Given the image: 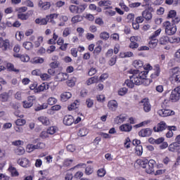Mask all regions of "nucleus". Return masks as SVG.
I'll return each mask as SVG.
<instances>
[{"label": "nucleus", "mask_w": 180, "mask_h": 180, "mask_svg": "<svg viewBox=\"0 0 180 180\" xmlns=\"http://www.w3.org/2000/svg\"><path fill=\"white\" fill-rule=\"evenodd\" d=\"M175 16H176V11L174 10L170 11L167 15V18H170L172 19H174Z\"/></svg>", "instance_id": "56"}, {"label": "nucleus", "mask_w": 180, "mask_h": 180, "mask_svg": "<svg viewBox=\"0 0 180 180\" xmlns=\"http://www.w3.org/2000/svg\"><path fill=\"white\" fill-rule=\"evenodd\" d=\"M16 126H24L26 124V120L25 119L19 118L15 121Z\"/></svg>", "instance_id": "39"}, {"label": "nucleus", "mask_w": 180, "mask_h": 180, "mask_svg": "<svg viewBox=\"0 0 180 180\" xmlns=\"http://www.w3.org/2000/svg\"><path fill=\"white\" fill-rule=\"evenodd\" d=\"M178 148H179V145H177V143L175 142L171 143L168 147L169 151H171L172 153H175Z\"/></svg>", "instance_id": "24"}, {"label": "nucleus", "mask_w": 180, "mask_h": 180, "mask_svg": "<svg viewBox=\"0 0 180 180\" xmlns=\"http://www.w3.org/2000/svg\"><path fill=\"white\" fill-rule=\"evenodd\" d=\"M46 89H49V85L46 86V84L43 83L38 86L37 92H42V91H44Z\"/></svg>", "instance_id": "38"}, {"label": "nucleus", "mask_w": 180, "mask_h": 180, "mask_svg": "<svg viewBox=\"0 0 180 180\" xmlns=\"http://www.w3.org/2000/svg\"><path fill=\"white\" fill-rule=\"evenodd\" d=\"M46 147V144L43 142H39L36 145L28 144L27 146V149L28 150V153H32L34 151V150H43Z\"/></svg>", "instance_id": "4"}, {"label": "nucleus", "mask_w": 180, "mask_h": 180, "mask_svg": "<svg viewBox=\"0 0 180 180\" xmlns=\"http://www.w3.org/2000/svg\"><path fill=\"white\" fill-rule=\"evenodd\" d=\"M78 134L81 136V137H84L88 134V129H86V128H82L79 130Z\"/></svg>", "instance_id": "34"}, {"label": "nucleus", "mask_w": 180, "mask_h": 180, "mask_svg": "<svg viewBox=\"0 0 180 180\" xmlns=\"http://www.w3.org/2000/svg\"><path fill=\"white\" fill-rule=\"evenodd\" d=\"M20 60L23 63H27V61H29V60H30V58L27 55H21Z\"/></svg>", "instance_id": "55"}, {"label": "nucleus", "mask_w": 180, "mask_h": 180, "mask_svg": "<svg viewBox=\"0 0 180 180\" xmlns=\"http://www.w3.org/2000/svg\"><path fill=\"white\" fill-rule=\"evenodd\" d=\"M81 16L75 15L72 18V23H78V22H81Z\"/></svg>", "instance_id": "58"}, {"label": "nucleus", "mask_w": 180, "mask_h": 180, "mask_svg": "<svg viewBox=\"0 0 180 180\" xmlns=\"http://www.w3.org/2000/svg\"><path fill=\"white\" fill-rule=\"evenodd\" d=\"M168 127L167 124L163 121L160 122L157 124L156 127H153V130L155 132L159 133L160 131H164Z\"/></svg>", "instance_id": "9"}, {"label": "nucleus", "mask_w": 180, "mask_h": 180, "mask_svg": "<svg viewBox=\"0 0 180 180\" xmlns=\"http://www.w3.org/2000/svg\"><path fill=\"white\" fill-rule=\"evenodd\" d=\"M135 150L137 155H141L143 154V146H136Z\"/></svg>", "instance_id": "47"}, {"label": "nucleus", "mask_w": 180, "mask_h": 180, "mask_svg": "<svg viewBox=\"0 0 180 180\" xmlns=\"http://www.w3.org/2000/svg\"><path fill=\"white\" fill-rule=\"evenodd\" d=\"M175 58L176 61L180 63V49L175 53Z\"/></svg>", "instance_id": "64"}, {"label": "nucleus", "mask_w": 180, "mask_h": 180, "mask_svg": "<svg viewBox=\"0 0 180 180\" xmlns=\"http://www.w3.org/2000/svg\"><path fill=\"white\" fill-rule=\"evenodd\" d=\"M100 6H107L105 9H110L111 7H109L110 5H112V3L109 0H101L98 2Z\"/></svg>", "instance_id": "20"}, {"label": "nucleus", "mask_w": 180, "mask_h": 180, "mask_svg": "<svg viewBox=\"0 0 180 180\" xmlns=\"http://www.w3.org/2000/svg\"><path fill=\"white\" fill-rule=\"evenodd\" d=\"M46 18L49 20V22H52L53 21V19H57V18H58V14H56V13H53V14H51L49 15H46Z\"/></svg>", "instance_id": "53"}, {"label": "nucleus", "mask_w": 180, "mask_h": 180, "mask_svg": "<svg viewBox=\"0 0 180 180\" xmlns=\"http://www.w3.org/2000/svg\"><path fill=\"white\" fill-rule=\"evenodd\" d=\"M37 120L42 123L44 126H49L50 124V120L46 116H41L37 118Z\"/></svg>", "instance_id": "17"}, {"label": "nucleus", "mask_w": 180, "mask_h": 180, "mask_svg": "<svg viewBox=\"0 0 180 180\" xmlns=\"http://www.w3.org/2000/svg\"><path fill=\"white\" fill-rule=\"evenodd\" d=\"M136 162L142 168H146L147 164L148 163V160H147V159H139V160H136Z\"/></svg>", "instance_id": "25"}, {"label": "nucleus", "mask_w": 180, "mask_h": 180, "mask_svg": "<svg viewBox=\"0 0 180 180\" xmlns=\"http://www.w3.org/2000/svg\"><path fill=\"white\" fill-rule=\"evenodd\" d=\"M118 105L117 101L115 100H111L108 103V108L110 110L115 112L116 109H117Z\"/></svg>", "instance_id": "14"}, {"label": "nucleus", "mask_w": 180, "mask_h": 180, "mask_svg": "<svg viewBox=\"0 0 180 180\" xmlns=\"http://www.w3.org/2000/svg\"><path fill=\"white\" fill-rule=\"evenodd\" d=\"M160 44H162V46H165V44H168L169 43V37L167 35H164L159 39Z\"/></svg>", "instance_id": "22"}, {"label": "nucleus", "mask_w": 180, "mask_h": 180, "mask_svg": "<svg viewBox=\"0 0 180 180\" xmlns=\"http://www.w3.org/2000/svg\"><path fill=\"white\" fill-rule=\"evenodd\" d=\"M18 163L20 165L21 167H29V164H30V162L27 158H23L22 159H19L18 160Z\"/></svg>", "instance_id": "18"}, {"label": "nucleus", "mask_w": 180, "mask_h": 180, "mask_svg": "<svg viewBox=\"0 0 180 180\" xmlns=\"http://www.w3.org/2000/svg\"><path fill=\"white\" fill-rule=\"evenodd\" d=\"M22 46L26 50H30L31 49H33V44L30 41L24 42Z\"/></svg>", "instance_id": "35"}, {"label": "nucleus", "mask_w": 180, "mask_h": 180, "mask_svg": "<svg viewBox=\"0 0 180 180\" xmlns=\"http://www.w3.org/2000/svg\"><path fill=\"white\" fill-rule=\"evenodd\" d=\"M139 74H142V75H144L143 79H142V82L141 84H143L146 86H148L153 82V81L150 79H146L147 78V74H148V72H139Z\"/></svg>", "instance_id": "13"}, {"label": "nucleus", "mask_w": 180, "mask_h": 180, "mask_svg": "<svg viewBox=\"0 0 180 180\" xmlns=\"http://www.w3.org/2000/svg\"><path fill=\"white\" fill-rule=\"evenodd\" d=\"M86 104L87 105L88 108H92V106H94V100L87 98L86 101Z\"/></svg>", "instance_id": "59"}, {"label": "nucleus", "mask_w": 180, "mask_h": 180, "mask_svg": "<svg viewBox=\"0 0 180 180\" xmlns=\"http://www.w3.org/2000/svg\"><path fill=\"white\" fill-rule=\"evenodd\" d=\"M71 96H72V94H71L70 92H64L60 95V101L62 102H67V101L70 99Z\"/></svg>", "instance_id": "19"}, {"label": "nucleus", "mask_w": 180, "mask_h": 180, "mask_svg": "<svg viewBox=\"0 0 180 180\" xmlns=\"http://www.w3.org/2000/svg\"><path fill=\"white\" fill-rule=\"evenodd\" d=\"M160 68H157L155 72L150 74V77L153 78V79L157 78V77L160 76Z\"/></svg>", "instance_id": "52"}, {"label": "nucleus", "mask_w": 180, "mask_h": 180, "mask_svg": "<svg viewBox=\"0 0 180 180\" xmlns=\"http://www.w3.org/2000/svg\"><path fill=\"white\" fill-rule=\"evenodd\" d=\"M142 16L146 20H151L153 19V13H151V9L147 8L142 12Z\"/></svg>", "instance_id": "12"}, {"label": "nucleus", "mask_w": 180, "mask_h": 180, "mask_svg": "<svg viewBox=\"0 0 180 180\" xmlns=\"http://www.w3.org/2000/svg\"><path fill=\"white\" fill-rule=\"evenodd\" d=\"M34 43L36 48L40 47V44L43 43V37H39L37 38V41H34Z\"/></svg>", "instance_id": "49"}, {"label": "nucleus", "mask_w": 180, "mask_h": 180, "mask_svg": "<svg viewBox=\"0 0 180 180\" xmlns=\"http://www.w3.org/2000/svg\"><path fill=\"white\" fill-rule=\"evenodd\" d=\"M47 108H48L47 104L44 103V104H42V105H37V106L35 108L34 110H35L36 112H39V110H43V109H47Z\"/></svg>", "instance_id": "40"}, {"label": "nucleus", "mask_w": 180, "mask_h": 180, "mask_svg": "<svg viewBox=\"0 0 180 180\" xmlns=\"http://www.w3.org/2000/svg\"><path fill=\"white\" fill-rule=\"evenodd\" d=\"M48 105H50L51 106H52V105H56V103H57V100L56 99V98L53 97H50L48 101Z\"/></svg>", "instance_id": "51"}, {"label": "nucleus", "mask_w": 180, "mask_h": 180, "mask_svg": "<svg viewBox=\"0 0 180 180\" xmlns=\"http://www.w3.org/2000/svg\"><path fill=\"white\" fill-rule=\"evenodd\" d=\"M17 12H18V13H23V12H26V11H27V7L26 6H23V7H20L16 8Z\"/></svg>", "instance_id": "60"}, {"label": "nucleus", "mask_w": 180, "mask_h": 180, "mask_svg": "<svg viewBox=\"0 0 180 180\" xmlns=\"http://www.w3.org/2000/svg\"><path fill=\"white\" fill-rule=\"evenodd\" d=\"M109 33L106 32H103L100 34V39H102L103 40H108V39H109Z\"/></svg>", "instance_id": "44"}, {"label": "nucleus", "mask_w": 180, "mask_h": 180, "mask_svg": "<svg viewBox=\"0 0 180 180\" xmlns=\"http://www.w3.org/2000/svg\"><path fill=\"white\" fill-rule=\"evenodd\" d=\"M75 82H77V78L72 77V79L68 80L66 84L68 86H74V85H75Z\"/></svg>", "instance_id": "37"}, {"label": "nucleus", "mask_w": 180, "mask_h": 180, "mask_svg": "<svg viewBox=\"0 0 180 180\" xmlns=\"http://www.w3.org/2000/svg\"><path fill=\"white\" fill-rule=\"evenodd\" d=\"M12 145L13 146H23V141H20V140H18V141H14L12 142Z\"/></svg>", "instance_id": "62"}, {"label": "nucleus", "mask_w": 180, "mask_h": 180, "mask_svg": "<svg viewBox=\"0 0 180 180\" xmlns=\"http://www.w3.org/2000/svg\"><path fill=\"white\" fill-rule=\"evenodd\" d=\"M34 101H36V96H28L27 101H23V108H25V109H29V108H32V106H33V102H34Z\"/></svg>", "instance_id": "6"}, {"label": "nucleus", "mask_w": 180, "mask_h": 180, "mask_svg": "<svg viewBox=\"0 0 180 180\" xmlns=\"http://www.w3.org/2000/svg\"><path fill=\"white\" fill-rule=\"evenodd\" d=\"M30 17V14H29V13L18 14V19H20L21 20H27Z\"/></svg>", "instance_id": "27"}, {"label": "nucleus", "mask_w": 180, "mask_h": 180, "mask_svg": "<svg viewBox=\"0 0 180 180\" xmlns=\"http://www.w3.org/2000/svg\"><path fill=\"white\" fill-rule=\"evenodd\" d=\"M180 41V38L179 37H170L169 38V43H179Z\"/></svg>", "instance_id": "45"}, {"label": "nucleus", "mask_w": 180, "mask_h": 180, "mask_svg": "<svg viewBox=\"0 0 180 180\" xmlns=\"http://www.w3.org/2000/svg\"><path fill=\"white\" fill-rule=\"evenodd\" d=\"M24 36H25V34L22 31L18 32V33L15 34V37H16L17 40H18V41L22 40V39H23Z\"/></svg>", "instance_id": "57"}, {"label": "nucleus", "mask_w": 180, "mask_h": 180, "mask_svg": "<svg viewBox=\"0 0 180 180\" xmlns=\"http://www.w3.org/2000/svg\"><path fill=\"white\" fill-rule=\"evenodd\" d=\"M7 68H8L10 71H13L14 72H19V70L15 68V66L12 63H8Z\"/></svg>", "instance_id": "50"}, {"label": "nucleus", "mask_w": 180, "mask_h": 180, "mask_svg": "<svg viewBox=\"0 0 180 180\" xmlns=\"http://www.w3.org/2000/svg\"><path fill=\"white\" fill-rule=\"evenodd\" d=\"M63 123L65 126H71L74 123V117L72 115H66L63 118Z\"/></svg>", "instance_id": "15"}, {"label": "nucleus", "mask_w": 180, "mask_h": 180, "mask_svg": "<svg viewBox=\"0 0 180 180\" xmlns=\"http://www.w3.org/2000/svg\"><path fill=\"white\" fill-rule=\"evenodd\" d=\"M96 99L98 101V102H105V96L103 95H98L96 96Z\"/></svg>", "instance_id": "63"}, {"label": "nucleus", "mask_w": 180, "mask_h": 180, "mask_svg": "<svg viewBox=\"0 0 180 180\" xmlns=\"http://www.w3.org/2000/svg\"><path fill=\"white\" fill-rule=\"evenodd\" d=\"M133 66L136 69L141 68V67H143V61L134 60L133 63Z\"/></svg>", "instance_id": "33"}, {"label": "nucleus", "mask_w": 180, "mask_h": 180, "mask_svg": "<svg viewBox=\"0 0 180 180\" xmlns=\"http://www.w3.org/2000/svg\"><path fill=\"white\" fill-rule=\"evenodd\" d=\"M57 130L58 129L56 127H51L47 129V131L49 134L53 135L56 133Z\"/></svg>", "instance_id": "48"}, {"label": "nucleus", "mask_w": 180, "mask_h": 180, "mask_svg": "<svg viewBox=\"0 0 180 180\" xmlns=\"http://www.w3.org/2000/svg\"><path fill=\"white\" fill-rule=\"evenodd\" d=\"M68 78V75H67V73H64V72L58 73L56 76V79H58V81L60 82L63 81H65V79H67Z\"/></svg>", "instance_id": "23"}, {"label": "nucleus", "mask_w": 180, "mask_h": 180, "mask_svg": "<svg viewBox=\"0 0 180 180\" xmlns=\"http://www.w3.org/2000/svg\"><path fill=\"white\" fill-rule=\"evenodd\" d=\"M0 49H2L3 51L11 50L12 46H11V42L9 41V39L4 40V38L0 37Z\"/></svg>", "instance_id": "5"}, {"label": "nucleus", "mask_w": 180, "mask_h": 180, "mask_svg": "<svg viewBox=\"0 0 180 180\" xmlns=\"http://www.w3.org/2000/svg\"><path fill=\"white\" fill-rule=\"evenodd\" d=\"M163 26L165 29V33L168 36H172L176 33V25L171 24L169 21H166L163 22Z\"/></svg>", "instance_id": "2"}, {"label": "nucleus", "mask_w": 180, "mask_h": 180, "mask_svg": "<svg viewBox=\"0 0 180 180\" xmlns=\"http://www.w3.org/2000/svg\"><path fill=\"white\" fill-rule=\"evenodd\" d=\"M98 77H91L86 81V85L89 86V85H92V84H96L98 83Z\"/></svg>", "instance_id": "28"}, {"label": "nucleus", "mask_w": 180, "mask_h": 180, "mask_svg": "<svg viewBox=\"0 0 180 180\" xmlns=\"http://www.w3.org/2000/svg\"><path fill=\"white\" fill-rule=\"evenodd\" d=\"M87 6L85 4L77 6V13H82L86 9Z\"/></svg>", "instance_id": "30"}, {"label": "nucleus", "mask_w": 180, "mask_h": 180, "mask_svg": "<svg viewBox=\"0 0 180 180\" xmlns=\"http://www.w3.org/2000/svg\"><path fill=\"white\" fill-rule=\"evenodd\" d=\"M155 165V161L154 160H150L146 163V166L145 167L146 172L147 174H153L154 172V167Z\"/></svg>", "instance_id": "7"}, {"label": "nucleus", "mask_w": 180, "mask_h": 180, "mask_svg": "<svg viewBox=\"0 0 180 180\" xmlns=\"http://www.w3.org/2000/svg\"><path fill=\"white\" fill-rule=\"evenodd\" d=\"M105 174H106V171L104 170V169H99L97 171V175H98V176H100L101 178L103 177V176Z\"/></svg>", "instance_id": "54"}, {"label": "nucleus", "mask_w": 180, "mask_h": 180, "mask_svg": "<svg viewBox=\"0 0 180 180\" xmlns=\"http://www.w3.org/2000/svg\"><path fill=\"white\" fill-rule=\"evenodd\" d=\"M129 73L131 74L129 79L125 80V85L131 89L134 88V85H141V82L144 79V75L140 74L139 70H129Z\"/></svg>", "instance_id": "1"}, {"label": "nucleus", "mask_w": 180, "mask_h": 180, "mask_svg": "<svg viewBox=\"0 0 180 180\" xmlns=\"http://www.w3.org/2000/svg\"><path fill=\"white\" fill-rule=\"evenodd\" d=\"M158 43V39L154 38V39H152L151 38V40L149 41V46L150 47V49H154L155 47H157V44Z\"/></svg>", "instance_id": "32"}, {"label": "nucleus", "mask_w": 180, "mask_h": 180, "mask_svg": "<svg viewBox=\"0 0 180 180\" xmlns=\"http://www.w3.org/2000/svg\"><path fill=\"white\" fill-rule=\"evenodd\" d=\"M170 101L172 102H178L180 99V86L176 87L174 90H172L170 97Z\"/></svg>", "instance_id": "3"}, {"label": "nucleus", "mask_w": 180, "mask_h": 180, "mask_svg": "<svg viewBox=\"0 0 180 180\" xmlns=\"http://www.w3.org/2000/svg\"><path fill=\"white\" fill-rule=\"evenodd\" d=\"M94 173V167L88 166L85 169L86 175H91Z\"/></svg>", "instance_id": "41"}, {"label": "nucleus", "mask_w": 180, "mask_h": 180, "mask_svg": "<svg viewBox=\"0 0 180 180\" xmlns=\"http://www.w3.org/2000/svg\"><path fill=\"white\" fill-rule=\"evenodd\" d=\"M69 10L70 11L71 13H78L77 6L70 5L69 6Z\"/></svg>", "instance_id": "43"}, {"label": "nucleus", "mask_w": 180, "mask_h": 180, "mask_svg": "<svg viewBox=\"0 0 180 180\" xmlns=\"http://www.w3.org/2000/svg\"><path fill=\"white\" fill-rule=\"evenodd\" d=\"M127 91H128V89L126 87L120 88L118 90V95H120V96H124V95H126V94H127Z\"/></svg>", "instance_id": "36"}, {"label": "nucleus", "mask_w": 180, "mask_h": 180, "mask_svg": "<svg viewBox=\"0 0 180 180\" xmlns=\"http://www.w3.org/2000/svg\"><path fill=\"white\" fill-rule=\"evenodd\" d=\"M153 134V129L150 128L143 129L139 132V136L141 137H150Z\"/></svg>", "instance_id": "10"}, {"label": "nucleus", "mask_w": 180, "mask_h": 180, "mask_svg": "<svg viewBox=\"0 0 180 180\" xmlns=\"http://www.w3.org/2000/svg\"><path fill=\"white\" fill-rule=\"evenodd\" d=\"M126 120V115H120L119 116H117L114 122L117 124H122V123H123V122H125Z\"/></svg>", "instance_id": "21"}, {"label": "nucleus", "mask_w": 180, "mask_h": 180, "mask_svg": "<svg viewBox=\"0 0 180 180\" xmlns=\"http://www.w3.org/2000/svg\"><path fill=\"white\" fill-rule=\"evenodd\" d=\"M133 127L130 124H124L120 127V130L121 131H131Z\"/></svg>", "instance_id": "16"}, {"label": "nucleus", "mask_w": 180, "mask_h": 180, "mask_svg": "<svg viewBox=\"0 0 180 180\" xmlns=\"http://www.w3.org/2000/svg\"><path fill=\"white\" fill-rule=\"evenodd\" d=\"M172 71V78L174 77V75H178L180 72L179 71V67H176V68H174L171 70Z\"/></svg>", "instance_id": "46"}, {"label": "nucleus", "mask_w": 180, "mask_h": 180, "mask_svg": "<svg viewBox=\"0 0 180 180\" xmlns=\"http://www.w3.org/2000/svg\"><path fill=\"white\" fill-rule=\"evenodd\" d=\"M72 32V28L71 27H66L64 29L63 32V37H68L70 34Z\"/></svg>", "instance_id": "29"}, {"label": "nucleus", "mask_w": 180, "mask_h": 180, "mask_svg": "<svg viewBox=\"0 0 180 180\" xmlns=\"http://www.w3.org/2000/svg\"><path fill=\"white\" fill-rule=\"evenodd\" d=\"M40 78H41L43 81H46V79H49V78H50V75H48L47 73H41Z\"/></svg>", "instance_id": "61"}, {"label": "nucleus", "mask_w": 180, "mask_h": 180, "mask_svg": "<svg viewBox=\"0 0 180 180\" xmlns=\"http://www.w3.org/2000/svg\"><path fill=\"white\" fill-rule=\"evenodd\" d=\"M159 115L162 117H167V116H172L175 115V112L168 109H162L158 111Z\"/></svg>", "instance_id": "8"}, {"label": "nucleus", "mask_w": 180, "mask_h": 180, "mask_svg": "<svg viewBox=\"0 0 180 180\" xmlns=\"http://www.w3.org/2000/svg\"><path fill=\"white\" fill-rule=\"evenodd\" d=\"M142 105L143 106V110L146 113H148L150 110H151V104H150V101H148V99H143L141 102Z\"/></svg>", "instance_id": "11"}, {"label": "nucleus", "mask_w": 180, "mask_h": 180, "mask_svg": "<svg viewBox=\"0 0 180 180\" xmlns=\"http://www.w3.org/2000/svg\"><path fill=\"white\" fill-rule=\"evenodd\" d=\"M8 169H9L10 172L11 173L12 176H18V175H19V173L16 170V168H15L13 167H9Z\"/></svg>", "instance_id": "42"}, {"label": "nucleus", "mask_w": 180, "mask_h": 180, "mask_svg": "<svg viewBox=\"0 0 180 180\" xmlns=\"http://www.w3.org/2000/svg\"><path fill=\"white\" fill-rule=\"evenodd\" d=\"M1 102H8L9 101V93L4 92L0 94Z\"/></svg>", "instance_id": "26"}, {"label": "nucleus", "mask_w": 180, "mask_h": 180, "mask_svg": "<svg viewBox=\"0 0 180 180\" xmlns=\"http://www.w3.org/2000/svg\"><path fill=\"white\" fill-rule=\"evenodd\" d=\"M14 153L17 154V155H23V154L25 153V150L23 147H19L14 150Z\"/></svg>", "instance_id": "31"}]
</instances>
